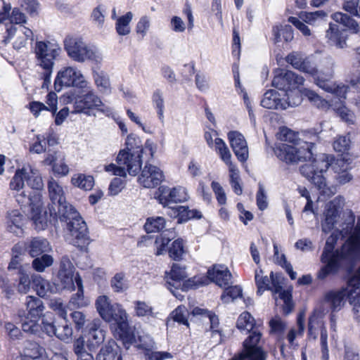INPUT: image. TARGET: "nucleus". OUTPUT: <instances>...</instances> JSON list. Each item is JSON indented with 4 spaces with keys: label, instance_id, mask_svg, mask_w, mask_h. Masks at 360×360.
<instances>
[{
    "label": "nucleus",
    "instance_id": "nucleus-32",
    "mask_svg": "<svg viewBox=\"0 0 360 360\" xmlns=\"http://www.w3.org/2000/svg\"><path fill=\"white\" fill-rule=\"evenodd\" d=\"M30 217L34 224V228L37 231L44 230L48 224L46 212H43L41 202L31 208Z\"/></svg>",
    "mask_w": 360,
    "mask_h": 360
},
{
    "label": "nucleus",
    "instance_id": "nucleus-41",
    "mask_svg": "<svg viewBox=\"0 0 360 360\" xmlns=\"http://www.w3.org/2000/svg\"><path fill=\"white\" fill-rule=\"evenodd\" d=\"M174 233L171 230H167L158 236L155 243L157 245V255H162L166 251L169 243L174 238Z\"/></svg>",
    "mask_w": 360,
    "mask_h": 360
},
{
    "label": "nucleus",
    "instance_id": "nucleus-13",
    "mask_svg": "<svg viewBox=\"0 0 360 360\" xmlns=\"http://www.w3.org/2000/svg\"><path fill=\"white\" fill-rule=\"evenodd\" d=\"M343 201V198L338 196L326 205L324 212L325 219L321 224L323 232L327 233L333 229L340 217V212L342 209Z\"/></svg>",
    "mask_w": 360,
    "mask_h": 360
},
{
    "label": "nucleus",
    "instance_id": "nucleus-47",
    "mask_svg": "<svg viewBox=\"0 0 360 360\" xmlns=\"http://www.w3.org/2000/svg\"><path fill=\"white\" fill-rule=\"evenodd\" d=\"M236 326L240 330L250 332L255 329V319L249 312L244 311L238 316Z\"/></svg>",
    "mask_w": 360,
    "mask_h": 360
},
{
    "label": "nucleus",
    "instance_id": "nucleus-7",
    "mask_svg": "<svg viewBox=\"0 0 360 360\" xmlns=\"http://www.w3.org/2000/svg\"><path fill=\"white\" fill-rule=\"evenodd\" d=\"M110 312L112 316L109 319H104L106 322L114 323L117 325V333L123 347L128 350L136 342L134 329L129 326L127 314L120 304L115 305Z\"/></svg>",
    "mask_w": 360,
    "mask_h": 360
},
{
    "label": "nucleus",
    "instance_id": "nucleus-30",
    "mask_svg": "<svg viewBox=\"0 0 360 360\" xmlns=\"http://www.w3.org/2000/svg\"><path fill=\"white\" fill-rule=\"evenodd\" d=\"M281 96L276 90H268L264 94L261 105L268 109L285 110V105H282L283 98Z\"/></svg>",
    "mask_w": 360,
    "mask_h": 360
},
{
    "label": "nucleus",
    "instance_id": "nucleus-5",
    "mask_svg": "<svg viewBox=\"0 0 360 360\" xmlns=\"http://www.w3.org/2000/svg\"><path fill=\"white\" fill-rule=\"evenodd\" d=\"M63 44L68 57L75 62L89 60L100 63L103 59L99 49L94 45L87 44L80 37L67 36Z\"/></svg>",
    "mask_w": 360,
    "mask_h": 360
},
{
    "label": "nucleus",
    "instance_id": "nucleus-49",
    "mask_svg": "<svg viewBox=\"0 0 360 360\" xmlns=\"http://www.w3.org/2000/svg\"><path fill=\"white\" fill-rule=\"evenodd\" d=\"M16 200L22 205H29L30 209L40 201V196L36 191L27 195L24 191L16 195Z\"/></svg>",
    "mask_w": 360,
    "mask_h": 360
},
{
    "label": "nucleus",
    "instance_id": "nucleus-56",
    "mask_svg": "<svg viewBox=\"0 0 360 360\" xmlns=\"http://www.w3.org/2000/svg\"><path fill=\"white\" fill-rule=\"evenodd\" d=\"M286 98H283L282 105H285V110L289 107H295L302 102V96L297 91H289L283 94Z\"/></svg>",
    "mask_w": 360,
    "mask_h": 360
},
{
    "label": "nucleus",
    "instance_id": "nucleus-43",
    "mask_svg": "<svg viewBox=\"0 0 360 360\" xmlns=\"http://www.w3.org/2000/svg\"><path fill=\"white\" fill-rule=\"evenodd\" d=\"M32 266L37 272H44L45 269L53 264V257L49 254L33 257Z\"/></svg>",
    "mask_w": 360,
    "mask_h": 360
},
{
    "label": "nucleus",
    "instance_id": "nucleus-62",
    "mask_svg": "<svg viewBox=\"0 0 360 360\" xmlns=\"http://www.w3.org/2000/svg\"><path fill=\"white\" fill-rule=\"evenodd\" d=\"M26 179V172L24 169L16 170L15 175L10 182L12 190L20 191L23 188L24 180Z\"/></svg>",
    "mask_w": 360,
    "mask_h": 360
},
{
    "label": "nucleus",
    "instance_id": "nucleus-18",
    "mask_svg": "<svg viewBox=\"0 0 360 360\" xmlns=\"http://www.w3.org/2000/svg\"><path fill=\"white\" fill-rule=\"evenodd\" d=\"M56 207V208L49 207L50 216L53 217V219H58L61 222L66 224L68 221L75 219V218L80 216L75 208L66 200L65 202L57 204Z\"/></svg>",
    "mask_w": 360,
    "mask_h": 360
},
{
    "label": "nucleus",
    "instance_id": "nucleus-6",
    "mask_svg": "<svg viewBox=\"0 0 360 360\" xmlns=\"http://www.w3.org/2000/svg\"><path fill=\"white\" fill-rule=\"evenodd\" d=\"M80 94H81L76 95L73 94L72 95L71 102L74 104V110L72 112H83L90 115L89 110L91 109H96L106 115L112 114V109L104 105L101 98L88 85L86 89H80Z\"/></svg>",
    "mask_w": 360,
    "mask_h": 360
},
{
    "label": "nucleus",
    "instance_id": "nucleus-48",
    "mask_svg": "<svg viewBox=\"0 0 360 360\" xmlns=\"http://www.w3.org/2000/svg\"><path fill=\"white\" fill-rule=\"evenodd\" d=\"M225 288L224 293L221 295V300L224 303H229L243 295L242 288L239 285H229Z\"/></svg>",
    "mask_w": 360,
    "mask_h": 360
},
{
    "label": "nucleus",
    "instance_id": "nucleus-50",
    "mask_svg": "<svg viewBox=\"0 0 360 360\" xmlns=\"http://www.w3.org/2000/svg\"><path fill=\"white\" fill-rule=\"evenodd\" d=\"M54 336L63 341H68L72 335V328L68 324L65 319L56 324Z\"/></svg>",
    "mask_w": 360,
    "mask_h": 360
},
{
    "label": "nucleus",
    "instance_id": "nucleus-55",
    "mask_svg": "<svg viewBox=\"0 0 360 360\" xmlns=\"http://www.w3.org/2000/svg\"><path fill=\"white\" fill-rule=\"evenodd\" d=\"M350 293L349 304L353 306L352 312L354 319L360 323V285L356 288V291Z\"/></svg>",
    "mask_w": 360,
    "mask_h": 360
},
{
    "label": "nucleus",
    "instance_id": "nucleus-34",
    "mask_svg": "<svg viewBox=\"0 0 360 360\" xmlns=\"http://www.w3.org/2000/svg\"><path fill=\"white\" fill-rule=\"evenodd\" d=\"M75 281L77 287V292L72 295L70 303L75 307H83L88 305V300L84 296L82 280L78 273L75 276Z\"/></svg>",
    "mask_w": 360,
    "mask_h": 360
},
{
    "label": "nucleus",
    "instance_id": "nucleus-40",
    "mask_svg": "<svg viewBox=\"0 0 360 360\" xmlns=\"http://www.w3.org/2000/svg\"><path fill=\"white\" fill-rule=\"evenodd\" d=\"M56 323L54 321L53 314L51 313H47L43 315L41 323L39 324L40 334L44 333L49 337L54 336L56 334Z\"/></svg>",
    "mask_w": 360,
    "mask_h": 360
},
{
    "label": "nucleus",
    "instance_id": "nucleus-36",
    "mask_svg": "<svg viewBox=\"0 0 360 360\" xmlns=\"http://www.w3.org/2000/svg\"><path fill=\"white\" fill-rule=\"evenodd\" d=\"M117 304V303L112 304L109 297L106 295L98 296L95 303L97 311L103 320L109 319L112 317L110 315V312L112 311V308Z\"/></svg>",
    "mask_w": 360,
    "mask_h": 360
},
{
    "label": "nucleus",
    "instance_id": "nucleus-38",
    "mask_svg": "<svg viewBox=\"0 0 360 360\" xmlns=\"http://www.w3.org/2000/svg\"><path fill=\"white\" fill-rule=\"evenodd\" d=\"M154 346V342L148 337V346L144 344H141L138 346L139 348L145 349L146 351L145 355L146 360H165L167 359H172V355L167 352H153L152 348Z\"/></svg>",
    "mask_w": 360,
    "mask_h": 360
},
{
    "label": "nucleus",
    "instance_id": "nucleus-46",
    "mask_svg": "<svg viewBox=\"0 0 360 360\" xmlns=\"http://www.w3.org/2000/svg\"><path fill=\"white\" fill-rule=\"evenodd\" d=\"M166 226V221L162 217H149L144 224L147 233L159 232Z\"/></svg>",
    "mask_w": 360,
    "mask_h": 360
},
{
    "label": "nucleus",
    "instance_id": "nucleus-23",
    "mask_svg": "<svg viewBox=\"0 0 360 360\" xmlns=\"http://www.w3.org/2000/svg\"><path fill=\"white\" fill-rule=\"evenodd\" d=\"M10 24L6 25V34L2 40V43L5 45L8 44L11 39L14 37L16 33L17 28L12 24H23L26 23L27 18L25 15L20 11L18 8H14L12 11L11 15L9 16Z\"/></svg>",
    "mask_w": 360,
    "mask_h": 360
},
{
    "label": "nucleus",
    "instance_id": "nucleus-24",
    "mask_svg": "<svg viewBox=\"0 0 360 360\" xmlns=\"http://www.w3.org/2000/svg\"><path fill=\"white\" fill-rule=\"evenodd\" d=\"M286 62L294 68L305 73H314L315 65L307 58H304L301 53L292 52L288 54L285 58Z\"/></svg>",
    "mask_w": 360,
    "mask_h": 360
},
{
    "label": "nucleus",
    "instance_id": "nucleus-39",
    "mask_svg": "<svg viewBox=\"0 0 360 360\" xmlns=\"http://www.w3.org/2000/svg\"><path fill=\"white\" fill-rule=\"evenodd\" d=\"M23 215L17 210H14L8 214V229L10 232L18 233L22 231L23 225Z\"/></svg>",
    "mask_w": 360,
    "mask_h": 360
},
{
    "label": "nucleus",
    "instance_id": "nucleus-59",
    "mask_svg": "<svg viewBox=\"0 0 360 360\" xmlns=\"http://www.w3.org/2000/svg\"><path fill=\"white\" fill-rule=\"evenodd\" d=\"M110 285L113 290L116 292H121L127 290L128 286L124 278V274L122 273L116 274L110 281Z\"/></svg>",
    "mask_w": 360,
    "mask_h": 360
},
{
    "label": "nucleus",
    "instance_id": "nucleus-2",
    "mask_svg": "<svg viewBox=\"0 0 360 360\" xmlns=\"http://www.w3.org/2000/svg\"><path fill=\"white\" fill-rule=\"evenodd\" d=\"M125 143L127 148L121 150L116 159L118 165L111 163L106 165L105 169L115 176L125 177L127 172L131 176H136L141 171L143 162L153 158L155 153L153 143L148 140L142 146L139 137L129 134Z\"/></svg>",
    "mask_w": 360,
    "mask_h": 360
},
{
    "label": "nucleus",
    "instance_id": "nucleus-28",
    "mask_svg": "<svg viewBox=\"0 0 360 360\" xmlns=\"http://www.w3.org/2000/svg\"><path fill=\"white\" fill-rule=\"evenodd\" d=\"M120 346L115 340H109L100 349L96 355V360H122L118 354Z\"/></svg>",
    "mask_w": 360,
    "mask_h": 360
},
{
    "label": "nucleus",
    "instance_id": "nucleus-64",
    "mask_svg": "<svg viewBox=\"0 0 360 360\" xmlns=\"http://www.w3.org/2000/svg\"><path fill=\"white\" fill-rule=\"evenodd\" d=\"M343 360H360L359 350L354 345H345L344 347Z\"/></svg>",
    "mask_w": 360,
    "mask_h": 360
},
{
    "label": "nucleus",
    "instance_id": "nucleus-61",
    "mask_svg": "<svg viewBox=\"0 0 360 360\" xmlns=\"http://www.w3.org/2000/svg\"><path fill=\"white\" fill-rule=\"evenodd\" d=\"M58 278L59 279L61 287L60 289H68L73 290L75 289V281L74 273H58Z\"/></svg>",
    "mask_w": 360,
    "mask_h": 360
},
{
    "label": "nucleus",
    "instance_id": "nucleus-53",
    "mask_svg": "<svg viewBox=\"0 0 360 360\" xmlns=\"http://www.w3.org/2000/svg\"><path fill=\"white\" fill-rule=\"evenodd\" d=\"M255 283L257 287V293L261 295L264 290H269L271 289L270 285V278L267 276H263V271L260 269L259 271H255Z\"/></svg>",
    "mask_w": 360,
    "mask_h": 360
},
{
    "label": "nucleus",
    "instance_id": "nucleus-51",
    "mask_svg": "<svg viewBox=\"0 0 360 360\" xmlns=\"http://www.w3.org/2000/svg\"><path fill=\"white\" fill-rule=\"evenodd\" d=\"M168 196L169 201L167 207H168L169 209L174 207V206H172V204L185 201L188 198L187 193H186L185 189L184 188H172L169 191Z\"/></svg>",
    "mask_w": 360,
    "mask_h": 360
},
{
    "label": "nucleus",
    "instance_id": "nucleus-37",
    "mask_svg": "<svg viewBox=\"0 0 360 360\" xmlns=\"http://www.w3.org/2000/svg\"><path fill=\"white\" fill-rule=\"evenodd\" d=\"M324 326L320 313L317 310H314L308 319V332L309 338L316 340L318 336V330Z\"/></svg>",
    "mask_w": 360,
    "mask_h": 360
},
{
    "label": "nucleus",
    "instance_id": "nucleus-63",
    "mask_svg": "<svg viewBox=\"0 0 360 360\" xmlns=\"http://www.w3.org/2000/svg\"><path fill=\"white\" fill-rule=\"evenodd\" d=\"M22 330L26 333L40 337V326L34 319L26 320L22 323Z\"/></svg>",
    "mask_w": 360,
    "mask_h": 360
},
{
    "label": "nucleus",
    "instance_id": "nucleus-35",
    "mask_svg": "<svg viewBox=\"0 0 360 360\" xmlns=\"http://www.w3.org/2000/svg\"><path fill=\"white\" fill-rule=\"evenodd\" d=\"M313 77L314 83L326 91H330L334 89V84L331 81L332 73L319 72L315 67L314 73H308Z\"/></svg>",
    "mask_w": 360,
    "mask_h": 360
},
{
    "label": "nucleus",
    "instance_id": "nucleus-57",
    "mask_svg": "<svg viewBox=\"0 0 360 360\" xmlns=\"http://www.w3.org/2000/svg\"><path fill=\"white\" fill-rule=\"evenodd\" d=\"M168 253L174 260L181 259L184 253L183 240L181 238L175 240L168 248Z\"/></svg>",
    "mask_w": 360,
    "mask_h": 360
},
{
    "label": "nucleus",
    "instance_id": "nucleus-11",
    "mask_svg": "<svg viewBox=\"0 0 360 360\" xmlns=\"http://www.w3.org/2000/svg\"><path fill=\"white\" fill-rule=\"evenodd\" d=\"M249 333V336L243 342V351L231 360H266V352L258 345L262 338L261 332L255 329Z\"/></svg>",
    "mask_w": 360,
    "mask_h": 360
},
{
    "label": "nucleus",
    "instance_id": "nucleus-12",
    "mask_svg": "<svg viewBox=\"0 0 360 360\" xmlns=\"http://www.w3.org/2000/svg\"><path fill=\"white\" fill-rule=\"evenodd\" d=\"M304 78L292 71L280 69L277 70L272 80V86L288 92L297 86L302 84Z\"/></svg>",
    "mask_w": 360,
    "mask_h": 360
},
{
    "label": "nucleus",
    "instance_id": "nucleus-33",
    "mask_svg": "<svg viewBox=\"0 0 360 360\" xmlns=\"http://www.w3.org/2000/svg\"><path fill=\"white\" fill-rule=\"evenodd\" d=\"M192 314L193 316H202L207 317L210 321V330L212 331V336L217 334L221 337V331L219 328V320L218 316L214 312L205 309L195 307L192 311Z\"/></svg>",
    "mask_w": 360,
    "mask_h": 360
},
{
    "label": "nucleus",
    "instance_id": "nucleus-52",
    "mask_svg": "<svg viewBox=\"0 0 360 360\" xmlns=\"http://www.w3.org/2000/svg\"><path fill=\"white\" fill-rule=\"evenodd\" d=\"M94 79L97 87L101 92L109 93L110 91L109 77L104 72H95Z\"/></svg>",
    "mask_w": 360,
    "mask_h": 360
},
{
    "label": "nucleus",
    "instance_id": "nucleus-31",
    "mask_svg": "<svg viewBox=\"0 0 360 360\" xmlns=\"http://www.w3.org/2000/svg\"><path fill=\"white\" fill-rule=\"evenodd\" d=\"M48 190L51 200V203L49 204V207L56 208L57 204L65 202L66 200L63 188L53 179L49 181Z\"/></svg>",
    "mask_w": 360,
    "mask_h": 360
},
{
    "label": "nucleus",
    "instance_id": "nucleus-9",
    "mask_svg": "<svg viewBox=\"0 0 360 360\" xmlns=\"http://www.w3.org/2000/svg\"><path fill=\"white\" fill-rule=\"evenodd\" d=\"M66 225V239L70 244L77 247L81 250H84L90 243L88 235V228L86 222L81 216L75 219L68 221Z\"/></svg>",
    "mask_w": 360,
    "mask_h": 360
},
{
    "label": "nucleus",
    "instance_id": "nucleus-29",
    "mask_svg": "<svg viewBox=\"0 0 360 360\" xmlns=\"http://www.w3.org/2000/svg\"><path fill=\"white\" fill-rule=\"evenodd\" d=\"M332 19L337 24L345 27L344 30L352 34H357L360 31V26L357 22L346 13L336 12L332 14Z\"/></svg>",
    "mask_w": 360,
    "mask_h": 360
},
{
    "label": "nucleus",
    "instance_id": "nucleus-26",
    "mask_svg": "<svg viewBox=\"0 0 360 360\" xmlns=\"http://www.w3.org/2000/svg\"><path fill=\"white\" fill-rule=\"evenodd\" d=\"M27 250L29 255L33 258L44 254H48L52 248L50 243L46 238L36 237L31 240L27 246Z\"/></svg>",
    "mask_w": 360,
    "mask_h": 360
},
{
    "label": "nucleus",
    "instance_id": "nucleus-16",
    "mask_svg": "<svg viewBox=\"0 0 360 360\" xmlns=\"http://www.w3.org/2000/svg\"><path fill=\"white\" fill-rule=\"evenodd\" d=\"M25 304L26 306V312L24 310H19L18 316L22 320L34 319H37L41 317L45 309V307L42 300L34 296H27L25 298Z\"/></svg>",
    "mask_w": 360,
    "mask_h": 360
},
{
    "label": "nucleus",
    "instance_id": "nucleus-45",
    "mask_svg": "<svg viewBox=\"0 0 360 360\" xmlns=\"http://www.w3.org/2000/svg\"><path fill=\"white\" fill-rule=\"evenodd\" d=\"M71 181L75 186L85 191L91 190L94 185V179L92 176H86L82 174L75 175Z\"/></svg>",
    "mask_w": 360,
    "mask_h": 360
},
{
    "label": "nucleus",
    "instance_id": "nucleus-21",
    "mask_svg": "<svg viewBox=\"0 0 360 360\" xmlns=\"http://www.w3.org/2000/svg\"><path fill=\"white\" fill-rule=\"evenodd\" d=\"M105 340V331L100 327V321H94L88 325L86 346L94 351Z\"/></svg>",
    "mask_w": 360,
    "mask_h": 360
},
{
    "label": "nucleus",
    "instance_id": "nucleus-4",
    "mask_svg": "<svg viewBox=\"0 0 360 360\" xmlns=\"http://www.w3.org/2000/svg\"><path fill=\"white\" fill-rule=\"evenodd\" d=\"M340 234L339 230L331 233L327 238L321 256L323 259L326 257L334 258L348 262L352 266L357 260H360V239L355 242L352 238H347L340 249L334 250Z\"/></svg>",
    "mask_w": 360,
    "mask_h": 360
},
{
    "label": "nucleus",
    "instance_id": "nucleus-8",
    "mask_svg": "<svg viewBox=\"0 0 360 360\" xmlns=\"http://www.w3.org/2000/svg\"><path fill=\"white\" fill-rule=\"evenodd\" d=\"M360 285V267L354 275L348 281L345 288L337 290H329L324 295V302L328 305L332 312L339 311L344 306L345 298L349 302L350 293L356 291Z\"/></svg>",
    "mask_w": 360,
    "mask_h": 360
},
{
    "label": "nucleus",
    "instance_id": "nucleus-19",
    "mask_svg": "<svg viewBox=\"0 0 360 360\" xmlns=\"http://www.w3.org/2000/svg\"><path fill=\"white\" fill-rule=\"evenodd\" d=\"M186 276L187 274L185 268L178 264H174L169 274L166 276L167 288L175 297H177V295L175 293L174 290L180 289L181 283Z\"/></svg>",
    "mask_w": 360,
    "mask_h": 360
},
{
    "label": "nucleus",
    "instance_id": "nucleus-58",
    "mask_svg": "<svg viewBox=\"0 0 360 360\" xmlns=\"http://www.w3.org/2000/svg\"><path fill=\"white\" fill-rule=\"evenodd\" d=\"M168 214L177 219L179 224L186 222L191 219V217H188V207L174 206L168 211Z\"/></svg>",
    "mask_w": 360,
    "mask_h": 360
},
{
    "label": "nucleus",
    "instance_id": "nucleus-54",
    "mask_svg": "<svg viewBox=\"0 0 360 360\" xmlns=\"http://www.w3.org/2000/svg\"><path fill=\"white\" fill-rule=\"evenodd\" d=\"M152 101L159 120L163 122L164 120V98L162 92L160 89H156L152 96Z\"/></svg>",
    "mask_w": 360,
    "mask_h": 360
},
{
    "label": "nucleus",
    "instance_id": "nucleus-14",
    "mask_svg": "<svg viewBox=\"0 0 360 360\" xmlns=\"http://www.w3.org/2000/svg\"><path fill=\"white\" fill-rule=\"evenodd\" d=\"M228 139L238 160L241 162H246L249 157V153L244 136L237 131H231L228 133Z\"/></svg>",
    "mask_w": 360,
    "mask_h": 360
},
{
    "label": "nucleus",
    "instance_id": "nucleus-25",
    "mask_svg": "<svg viewBox=\"0 0 360 360\" xmlns=\"http://www.w3.org/2000/svg\"><path fill=\"white\" fill-rule=\"evenodd\" d=\"M321 261L326 264L318 272L317 278L320 280H323L330 274L336 273L341 266L349 265L348 262L330 257L323 259L322 256H321Z\"/></svg>",
    "mask_w": 360,
    "mask_h": 360
},
{
    "label": "nucleus",
    "instance_id": "nucleus-60",
    "mask_svg": "<svg viewBox=\"0 0 360 360\" xmlns=\"http://www.w3.org/2000/svg\"><path fill=\"white\" fill-rule=\"evenodd\" d=\"M188 313L186 307L179 306L172 312L171 316L174 321L188 326Z\"/></svg>",
    "mask_w": 360,
    "mask_h": 360
},
{
    "label": "nucleus",
    "instance_id": "nucleus-27",
    "mask_svg": "<svg viewBox=\"0 0 360 360\" xmlns=\"http://www.w3.org/2000/svg\"><path fill=\"white\" fill-rule=\"evenodd\" d=\"M46 353L44 347L34 340H26L23 343L21 354L22 356L32 359H39Z\"/></svg>",
    "mask_w": 360,
    "mask_h": 360
},
{
    "label": "nucleus",
    "instance_id": "nucleus-10",
    "mask_svg": "<svg viewBox=\"0 0 360 360\" xmlns=\"http://www.w3.org/2000/svg\"><path fill=\"white\" fill-rule=\"evenodd\" d=\"M89 83L84 79L79 70L72 67H66L60 70L54 81V89L59 92L63 86H73L79 89H86Z\"/></svg>",
    "mask_w": 360,
    "mask_h": 360
},
{
    "label": "nucleus",
    "instance_id": "nucleus-3",
    "mask_svg": "<svg viewBox=\"0 0 360 360\" xmlns=\"http://www.w3.org/2000/svg\"><path fill=\"white\" fill-rule=\"evenodd\" d=\"M60 48L49 41H37L34 46L36 65L43 70L40 77L43 79L42 89H48L55 61L60 53Z\"/></svg>",
    "mask_w": 360,
    "mask_h": 360
},
{
    "label": "nucleus",
    "instance_id": "nucleus-1",
    "mask_svg": "<svg viewBox=\"0 0 360 360\" xmlns=\"http://www.w3.org/2000/svg\"><path fill=\"white\" fill-rule=\"evenodd\" d=\"M314 143L307 141L302 142L299 147L281 143L276 148V153L281 160L288 164L312 160L311 162L306 163L300 168V173L314 185L321 195L329 196L331 191L327 186L323 174L327 172L330 163L325 154L314 158Z\"/></svg>",
    "mask_w": 360,
    "mask_h": 360
},
{
    "label": "nucleus",
    "instance_id": "nucleus-44",
    "mask_svg": "<svg viewBox=\"0 0 360 360\" xmlns=\"http://www.w3.org/2000/svg\"><path fill=\"white\" fill-rule=\"evenodd\" d=\"M133 18L131 12H127L125 15L117 18L115 29L119 35H127L130 32L129 23Z\"/></svg>",
    "mask_w": 360,
    "mask_h": 360
},
{
    "label": "nucleus",
    "instance_id": "nucleus-17",
    "mask_svg": "<svg viewBox=\"0 0 360 360\" xmlns=\"http://www.w3.org/2000/svg\"><path fill=\"white\" fill-rule=\"evenodd\" d=\"M328 43L338 49L347 47V34L346 30L341 28L336 22H330L328 29L326 32Z\"/></svg>",
    "mask_w": 360,
    "mask_h": 360
},
{
    "label": "nucleus",
    "instance_id": "nucleus-15",
    "mask_svg": "<svg viewBox=\"0 0 360 360\" xmlns=\"http://www.w3.org/2000/svg\"><path fill=\"white\" fill-rule=\"evenodd\" d=\"M146 165L141 170L139 181L145 188H154L160 185L163 179L162 172L155 166L148 165V161H145Z\"/></svg>",
    "mask_w": 360,
    "mask_h": 360
},
{
    "label": "nucleus",
    "instance_id": "nucleus-20",
    "mask_svg": "<svg viewBox=\"0 0 360 360\" xmlns=\"http://www.w3.org/2000/svg\"><path fill=\"white\" fill-rule=\"evenodd\" d=\"M207 278L219 287H226L232 284V275L228 268L224 265H214L207 271Z\"/></svg>",
    "mask_w": 360,
    "mask_h": 360
},
{
    "label": "nucleus",
    "instance_id": "nucleus-42",
    "mask_svg": "<svg viewBox=\"0 0 360 360\" xmlns=\"http://www.w3.org/2000/svg\"><path fill=\"white\" fill-rule=\"evenodd\" d=\"M297 324L298 327L297 331L295 328H291L288 335H287V339L289 342V344L291 347H297L298 345L297 343L295 342V340L297 337V335H302L304 331V313H300L297 316Z\"/></svg>",
    "mask_w": 360,
    "mask_h": 360
},
{
    "label": "nucleus",
    "instance_id": "nucleus-22",
    "mask_svg": "<svg viewBox=\"0 0 360 360\" xmlns=\"http://www.w3.org/2000/svg\"><path fill=\"white\" fill-rule=\"evenodd\" d=\"M32 283L37 294L41 297H47L50 294L57 293L60 290L59 285L51 283L44 279L39 275L34 274L32 276Z\"/></svg>",
    "mask_w": 360,
    "mask_h": 360
}]
</instances>
